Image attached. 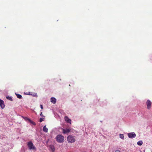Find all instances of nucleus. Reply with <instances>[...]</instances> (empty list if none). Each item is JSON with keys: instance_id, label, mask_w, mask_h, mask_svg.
Listing matches in <instances>:
<instances>
[{"instance_id": "obj_1", "label": "nucleus", "mask_w": 152, "mask_h": 152, "mask_svg": "<svg viewBox=\"0 0 152 152\" xmlns=\"http://www.w3.org/2000/svg\"><path fill=\"white\" fill-rule=\"evenodd\" d=\"M67 140L69 143H73L76 140L75 137L72 135H69L67 137Z\"/></svg>"}, {"instance_id": "obj_9", "label": "nucleus", "mask_w": 152, "mask_h": 152, "mask_svg": "<svg viewBox=\"0 0 152 152\" xmlns=\"http://www.w3.org/2000/svg\"><path fill=\"white\" fill-rule=\"evenodd\" d=\"M50 101L53 104H55L56 102V99L54 97H51L50 99Z\"/></svg>"}, {"instance_id": "obj_12", "label": "nucleus", "mask_w": 152, "mask_h": 152, "mask_svg": "<svg viewBox=\"0 0 152 152\" xmlns=\"http://www.w3.org/2000/svg\"><path fill=\"white\" fill-rule=\"evenodd\" d=\"M16 95L17 98L19 99H21L22 98V96L20 94H16Z\"/></svg>"}, {"instance_id": "obj_24", "label": "nucleus", "mask_w": 152, "mask_h": 152, "mask_svg": "<svg viewBox=\"0 0 152 152\" xmlns=\"http://www.w3.org/2000/svg\"><path fill=\"white\" fill-rule=\"evenodd\" d=\"M100 152V151H99V152Z\"/></svg>"}, {"instance_id": "obj_6", "label": "nucleus", "mask_w": 152, "mask_h": 152, "mask_svg": "<svg viewBox=\"0 0 152 152\" xmlns=\"http://www.w3.org/2000/svg\"><path fill=\"white\" fill-rule=\"evenodd\" d=\"M62 131L63 133L65 134L69 133L70 131V130L68 129H63Z\"/></svg>"}, {"instance_id": "obj_16", "label": "nucleus", "mask_w": 152, "mask_h": 152, "mask_svg": "<svg viewBox=\"0 0 152 152\" xmlns=\"http://www.w3.org/2000/svg\"><path fill=\"white\" fill-rule=\"evenodd\" d=\"M45 120V118H41L40 119L39 121L41 122L42 121H44Z\"/></svg>"}, {"instance_id": "obj_15", "label": "nucleus", "mask_w": 152, "mask_h": 152, "mask_svg": "<svg viewBox=\"0 0 152 152\" xmlns=\"http://www.w3.org/2000/svg\"><path fill=\"white\" fill-rule=\"evenodd\" d=\"M23 118L25 120H28V121H29L30 120V119L28 118L27 117H23Z\"/></svg>"}, {"instance_id": "obj_14", "label": "nucleus", "mask_w": 152, "mask_h": 152, "mask_svg": "<svg viewBox=\"0 0 152 152\" xmlns=\"http://www.w3.org/2000/svg\"><path fill=\"white\" fill-rule=\"evenodd\" d=\"M120 137L122 139H124V135L123 134H120Z\"/></svg>"}, {"instance_id": "obj_18", "label": "nucleus", "mask_w": 152, "mask_h": 152, "mask_svg": "<svg viewBox=\"0 0 152 152\" xmlns=\"http://www.w3.org/2000/svg\"><path fill=\"white\" fill-rule=\"evenodd\" d=\"M51 148L52 149V150L53 151H54V147H53V146H51Z\"/></svg>"}, {"instance_id": "obj_5", "label": "nucleus", "mask_w": 152, "mask_h": 152, "mask_svg": "<svg viewBox=\"0 0 152 152\" xmlns=\"http://www.w3.org/2000/svg\"><path fill=\"white\" fill-rule=\"evenodd\" d=\"M128 137L130 138H133L135 137L136 135L134 132L129 133L128 134Z\"/></svg>"}, {"instance_id": "obj_19", "label": "nucleus", "mask_w": 152, "mask_h": 152, "mask_svg": "<svg viewBox=\"0 0 152 152\" xmlns=\"http://www.w3.org/2000/svg\"><path fill=\"white\" fill-rule=\"evenodd\" d=\"M40 115L42 117H44V116L42 114V112L40 113Z\"/></svg>"}, {"instance_id": "obj_4", "label": "nucleus", "mask_w": 152, "mask_h": 152, "mask_svg": "<svg viewBox=\"0 0 152 152\" xmlns=\"http://www.w3.org/2000/svg\"><path fill=\"white\" fill-rule=\"evenodd\" d=\"M146 105L147 106V108L148 109H150L151 107L152 103L149 100H148L146 102Z\"/></svg>"}, {"instance_id": "obj_13", "label": "nucleus", "mask_w": 152, "mask_h": 152, "mask_svg": "<svg viewBox=\"0 0 152 152\" xmlns=\"http://www.w3.org/2000/svg\"><path fill=\"white\" fill-rule=\"evenodd\" d=\"M6 98L7 99H9V100L12 101V98L11 97H10L9 96H7L6 97Z\"/></svg>"}, {"instance_id": "obj_10", "label": "nucleus", "mask_w": 152, "mask_h": 152, "mask_svg": "<svg viewBox=\"0 0 152 152\" xmlns=\"http://www.w3.org/2000/svg\"><path fill=\"white\" fill-rule=\"evenodd\" d=\"M43 131L45 132H48V129L46 128V126H45L43 128Z\"/></svg>"}, {"instance_id": "obj_23", "label": "nucleus", "mask_w": 152, "mask_h": 152, "mask_svg": "<svg viewBox=\"0 0 152 152\" xmlns=\"http://www.w3.org/2000/svg\"><path fill=\"white\" fill-rule=\"evenodd\" d=\"M33 96H34V94L33 95Z\"/></svg>"}, {"instance_id": "obj_7", "label": "nucleus", "mask_w": 152, "mask_h": 152, "mask_svg": "<svg viewBox=\"0 0 152 152\" xmlns=\"http://www.w3.org/2000/svg\"><path fill=\"white\" fill-rule=\"evenodd\" d=\"M0 106L2 109H4L5 107L4 101L1 99H0Z\"/></svg>"}, {"instance_id": "obj_8", "label": "nucleus", "mask_w": 152, "mask_h": 152, "mask_svg": "<svg viewBox=\"0 0 152 152\" xmlns=\"http://www.w3.org/2000/svg\"><path fill=\"white\" fill-rule=\"evenodd\" d=\"M65 120L67 123H70L71 122V120L67 116H65L64 118Z\"/></svg>"}, {"instance_id": "obj_21", "label": "nucleus", "mask_w": 152, "mask_h": 152, "mask_svg": "<svg viewBox=\"0 0 152 152\" xmlns=\"http://www.w3.org/2000/svg\"><path fill=\"white\" fill-rule=\"evenodd\" d=\"M115 152H121V151L119 150H117L115 151Z\"/></svg>"}, {"instance_id": "obj_11", "label": "nucleus", "mask_w": 152, "mask_h": 152, "mask_svg": "<svg viewBox=\"0 0 152 152\" xmlns=\"http://www.w3.org/2000/svg\"><path fill=\"white\" fill-rule=\"evenodd\" d=\"M143 144V142L142 141H139L137 142V144L139 145H141Z\"/></svg>"}, {"instance_id": "obj_20", "label": "nucleus", "mask_w": 152, "mask_h": 152, "mask_svg": "<svg viewBox=\"0 0 152 152\" xmlns=\"http://www.w3.org/2000/svg\"><path fill=\"white\" fill-rule=\"evenodd\" d=\"M40 107L42 109L43 108V107L42 105H40Z\"/></svg>"}, {"instance_id": "obj_17", "label": "nucleus", "mask_w": 152, "mask_h": 152, "mask_svg": "<svg viewBox=\"0 0 152 152\" xmlns=\"http://www.w3.org/2000/svg\"><path fill=\"white\" fill-rule=\"evenodd\" d=\"M29 121L31 123H32L34 125H36V124H35V123H34V122H33L31 119Z\"/></svg>"}, {"instance_id": "obj_3", "label": "nucleus", "mask_w": 152, "mask_h": 152, "mask_svg": "<svg viewBox=\"0 0 152 152\" xmlns=\"http://www.w3.org/2000/svg\"><path fill=\"white\" fill-rule=\"evenodd\" d=\"M30 150L33 149L36 150V148L34 145L33 143L31 141L28 142L27 144Z\"/></svg>"}, {"instance_id": "obj_22", "label": "nucleus", "mask_w": 152, "mask_h": 152, "mask_svg": "<svg viewBox=\"0 0 152 152\" xmlns=\"http://www.w3.org/2000/svg\"><path fill=\"white\" fill-rule=\"evenodd\" d=\"M30 92H28V93L27 94L28 95H31V94H30Z\"/></svg>"}, {"instance_id": "obj_2", "label": "nucleus", "mask_w": 152, "mask_h": 152, "mask_svg": "<svg viewBox=\"0 0 152 152\" xmlns=\"http://www.w3.org/2000/svg\"><path fill=\"white\" fill-rule=\"evenodd\" d=\"M56 141L60 143L63 142L64 141V137L61 135H58L56 137Z\"/></svg>"}]
</instances>
